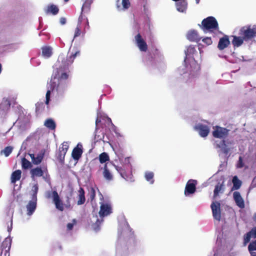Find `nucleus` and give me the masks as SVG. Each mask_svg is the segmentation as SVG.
<instances>
[{
    "label": "nucleus",
    "instance_id": "35",
    "mask_svg": "<svg viewBox=\"0 0 256 256\" xmlns=\"http://www.w3.org/2000/svg\"><path fill=\"white\" fill-rule=\"evenodd\" d=\"M154 174L152 172H146L144 174V177L146 180L150 182V184H152L154 182L153 180Z\"/></svg>",
    "mask_w": 256,
    "mask_h": 256
},
{
    "label": "nucleus",
    "instance_id": "51",
    "mask_svg": "<svg viewBox=\"0 0 256 256\" xmlns=\"http://www.w3.org/2000/svg\"><path fill=\"white\" fill-rule=\"evenodd\" d=\"M60 22L62 25L66 23V19L64 18H60Z\"/></svg>",
    "mask_w": 256,
    "mask_h": 256
},
{
    "label": "nucleus",
    "instance_id": "48",
    "mask_svg": "<svg viewBox=\"0 0 256 256\" xmlns=\"http://www.w3.org/2000/svg\"><path fill=\"white\" fill-rule=\"evenodd\" d=\"M244 166V163L242 161V158L240 156L239 160L237 164V167L238 168H242Z\"/></svg>",
    "mask_w": 256,
    "mask_h": 256
},
{
    "label": "nucleus",
    "instance_id": "33",
    "mask_svg": "<svg viewBox=\"0 0 256 256\" xmlns=\"http://www.w3.org/2000/svg\"><path fill=\"white\" fill-rule=\"evenodd\" d=\"M44 125L51 130H54L56 125L54 120L51 118L46 120L44 123Z\"/></svg>",
    "mask_w": 256,
    "mask_h": 256
},
{
    "label": "nucleus",
    "instance_id": "18",
    "mask_svg": "<svg viewBox=\"0 0 256 256\" xmlns=\"http://www.w3.org/2000/svg\"><path fill=\"white\" fill-rule=\"evenodd\" d=\"M129 0H118L116 2L117 8L120 11H123L127 10L130 6Z\"/></svg>",
    "mask_w": 256,
    "mask_h": 256
},
{
    "label": "nucleus",
    "instance_id": "22",
    "mask_svg": "<svg viewBox=\"0 0 256 256\" xmlns=\"http://www.w3.org/2000/svg\"><path fill=\"white\" fill-rule=\"evenodd\" d=\"M251 238H256V227L252 228L250 231L248 232L244 236V244L248 243Z\"/></svg>",
    "mask_w": 256,
    "mask_h": 256
},
{
    "label": "nucleus",
    "instance_id": "14",
    "mask_svg": "<svg viewBox=\"0 0 256 256\" xmlns=\"http://www.w3.org/2000/svg\"><path fill=\"white\" fill-rule=\"evenodd\" d=\"M10 107V101L6 98L2 99L0 104V117L4 118L6 115Z\"/></svg>",
    "mask_w": 256,
    "mask_h": 256
},
{
    "label": "nucleus",
    "instance_id": "43",
    "mask_svg": "<svg viewBox=\"0 0 256 256\" xmlns=\"http://www.w3.org/2000/svg\"><path fill=\"white\" fill-rule=\"evenodd\" d=\"M68 147L69 145L68 142H64L62 144V146L60 148L59 150L66 153Z\"/></svg>",
    "mask_w": 256,
    "mask_h": 256
},
{
    "label": "nucleus",
    "instance_id": "39",
    "mask_svg": "<svg viewBox=\"0 0 256 256\" xmlns=\"http://www.w3.org/2000/svg\"><path fill=\"white\" fill-rule=\"evenodd\" d=\"M44 153L40 152L36 154V156H35V158L34 160L33 161V163L35 164H38L41 162L43 157H44Z\"/></svg>",
    "mask_w": 256,
    "mask_h": 256
},
{
    "label": "nucleus",
    "instance_id": "6",
    "mask_svg": "<svg viewBox=\"0 0 256 256\" xmlns=\"http://www.w3.org/2000/svg\"><path fill=\"white\" fill-rule=\"evenodd\" d=\"M202 28L205 32L218 30V23L213 16H209L204 19L202 22Z\"/></svg>",
    "mask_w": 256,
    "mask_h": 256
},
{
    "label": "nucleus",
    "instance_id": "23",
    "mask_svg": "<svg viewBox=\"0 0 256 256\" xmlns=\"http://www.w3.org/2000/svg\"><path fill=\"white\" fill-rule=\"evenodd\" d=\"M52 47L50 46H44L42 48V54L44 58H49L52 56Z\"/></svg>",
    "mask_w": 256,
    "mask_h": 256
},
{
    "label": "nucleus",
    "instance_id": "37",
    "mask_svg": "<svg viewBox=\"0 0 256 256\" xmlns=\"http://www.w3.org/2000/svg\"><path fill=\"white\" fill-rule=\"evenodd\" d=\"M99 160L101 164L109 160V156L106 152H102L99 156Z\"/></svg>",
    "mask_w": 256,
    "mask_h": 256
},
{
    "label": "nucleus",
    "instance_id": "57",
    "mask_svg": "<svg viewBox=\"0 0 256 256\" xmlns=\"http://www.w3.org/2000/svg\"><path fill=\"white\" fill-rule=\"evenodd\" d=\"M143 60H144L146 63L147 64H148V62L146 61V60L145 58H144Z\"/></svg>",
    "mask_w": 256,
    "mask_h": 256
},
{
    "label": "nucleus",
    "instance_id": "9",
    "mask_svg": "<svg viewBox=\"0 0 256 256\" xmlns=\"http://www.w3.org/2000/svg\"><path fill=\"white\" fill-rule=\"evenodd\" d=\"M196 184V180H190L187 182L184 190V194L186 196H190L195 192Z\"/></svg>",
    "mask_w": 256,
    "mask_h": 256
},
{
    "label": "nucleus",
    "instance_id": "49",
    "mask_svg": "<svg viewBox=\"0 0 256 256\" xmlns=\"http://www.w3.org/2000/svg\"><path fill=\"white\" fill-rule=\"evenodd\" d=\"M200 70V66L198 64H196V72H191L190 75L192 77H194L196 74V72Z\"/></svg>",
    "mask_w": 256,
    "mask_h": 256
},
{
    "label": "nucleus",
    "instance_id": "59",
    "mask_svg": "<svg viewBox=\"0 0 256 256\" xmlns=\"http://www.w3.org/2000/svg\"><path fill=\"white\" fill-rule=\"evenodd\" d=\"M214 256H218V254H216V252H215V253L214 254Z\"/></svg>",
    "mask_w": 256,
    "mask_h": 256
},
{
    "label": "nucleus",
    "instance_id": "62",
    "mask_svg": "<svg viewBox=\"0 0 256 256\" xmlns=\"http://www.w3.org/2000/svg\"><path fill=\"white\" fill-rule=\"evenodd\" d=\"M254 220H256V216H254Z\"/></svg>",
    "mask_w": 256,
    "mask_h": 256
},
{
    "label": "nucleus",
    "instance_id": "1",
    "mask_svg": "<svg viewBox=\"0 0 256 256\" xmlns=\"http://www.w3.org/2000/svg\"><path fill=\"white\" fill-rule=\"evenodd\" d=\"M80 51L72 52L65 56L60 54L54 66V70L50 82L48 84V90L46 95L45 103L48 105L52 96L54 100L57 102L61 100L67 88V80L70 76V67L74 62Z\"/></svg>",
    "mask_w": 256,
    "mask_h": 256
},
{
    "label": "nucleus",
    "instance_id": "30",
    "mask_svg": "<svg viewBox=\"0 0 256 256\" xmlns=\"http://www.w3.org/2000/svg\"><path fill=\"white\" fill-rule=\"evenodd\" d=\"M233 186L232 190H238L242 186V182L236 176H234L232 180Z\"/></svg>",
    "mask_w": 256,
    "mask_h": 256
},
{
    "label": "nucleus",
    "instance_id": "54",
    "mask_svg": "<svg viewBox=\"0 0 256 256\" xmlns=\"http://www.w3.org/2000/svg\"><path fill=\"white\" fill-rule=\"evenodd\" d=\"M239 60H242V61L245 60L244 59V57L243 56H240V58H239Z\"/></svg>",
    "mask_w": 256,
    "mask_h": 256
},
{
    "label": "nucleus",
    "instance_id": "10",
    "mask_svg": "<svg viewBox=\"0 0 256 256\" xmlns=\"http://www.w3.org/2000/svg\"><path fill=\"white\" fill-rule=\"evenodd\" d=\"M211 208L212 210V216L214 218L220 221L221 219V211H220V204L218 202H212L211 204Z\"/></svg>",
    "mask_w": 256,
    "mask_h": 256
},
{
    "label": "nucleus",
    "instance_id": "26",
    "mask_svg": "<svg viewBox=\"0 0 256 256\" xmlns=\"http://www.w3.org/2000/svg\"><path fill=\"white\" fill-rule=\"evenodd\" d=\"M93 0H83L84 3L82 8V13H87L90 11V5Z\"/></svg>",
    "mask_w": 256,
    "mask_h": 256
},
{
    "label": "nucleus",
    "instance_id": "41",
    "mask_svg": "<svg viewBox=\"0 0 256 256\" xmlns=\"http://www.w3.org/2000/svg\"><path fill=\"white\" fill-rule=\"evenodd\" d=\"M195 51L194 48L192 46H189L187 49L186 50H185V54L186 55V57L190 56L191 54H192L194 53Z\"/></svg>",
    "mask_w": 256,
    "mask_h": 256
},
{
    "label": "nucleus",
    "instance_id": "24",
    "mask_svg": "<svg viewBox=\"0 0 256 256\" xmlns=\"http://www.w3.org/2000/svg\"><path fill=\"white\" fill-rule=\"evenodd\" d=\"M30 172L33 180H34L36 177L42 176L44 174L42 170L39 167L32 169Z\"/></svg>",
    "mask_w": 256,
    "mask_h": 256
},
{
    "label": "nucleus",
    "instance_id": "50",
    "mask_svg": "<svg viewBox=\"0 0 256 256\" xmlns=\"http://www.w3.org/2000/svg\"><path fill=\"white\" fill-rule=\"evenodd\" d=\"M82 12H81V14H80V16H79V18H78V24H80V26H81V24H82Z\"/></svg>",
    "mask_w": 256,
    "mask_h": 256
},
{
    "label": "nucleus",
    "instance_id": "61",
    "mask_svg": "<svg viewBox=\"0 0 256 256\" xmlns=\"http://www.w3.org/2000/svg\"><path fill=\"white\" fill-rule=\"evenodd\" d=\"M173 1H175V2H179L180 1V0H172Z\"/></svg>",
    "mask_w": 256,
    "mask_h": 256
},
{
    "label": "nucleus",
    "instance_id": "21",
    "mask_svg": "<svg viewBox=\"0 0 256 256\" xmlns=\"http://www.w3.org/2000/svg\"><path fill=\"white\" fill-rule=\"evenodd\" d=\"M176 10L180 12H186L187 8V2L186 0H180L176 3Z\"/></svg>",
    "mask_w": 256,
    "mask_h": 256
},
{
    "label": "nucleus",
    "instance_id": "29",
    "mask_svg": "<svg viewBox=\"0 0 256 256\" xmlns=\"http://www.w3.org/2000/svg\"><path fill=\"white\" fill-rule=\"evenodd\" d=\"M58 8L57 6L54 4H51L47 6L46 10V12L48 14H52L53 15H56L58 12Z\"/></svg>",
    "mask_w": 256,
    "mask_h": 256
},
{
    "label": "nucleus",
    "instance_id": "5",
    "mask_svg": "<svg viewBox=\"0 0 256 256\" xmlns=\"http://www.w3.org/2000/svg\"><path fill=\"white\" fill-rule=\"evenodd\" d=\"M111 210V207L109 204L103 203L101 204L100 210L99 212L101 220H98V216H93V220H92V222H95L92 224V228L95 232H98L100 230V224L103 220L102 218L110 214L112 212Z\"/></svg>",
    "mask_w": 256,
    "mask_h": 256
},
{
    "label": "nucleus",
    "instance_id": "42",
    "mask_svg": "<svg viewBox=\"0 0 256 256\" xmlns=\"http://www.w3.org/2000/svg\"><path fill=\"white\" fill-rule=\"evenodd\" d=\"M30 166L31 164L28 160L24 158L22 160V166L24 168H28Z\"/></svg>",
    "mask_w": 256,
    "mask_h": 256
},
{
    "label": "nucleus",
    "instance_id": "55",
    "mask_svg": "<svg viewBox=\"0 0 256 256\" xmlns=\"http://www.w3.org/2000/svg\"><path fill=\"white\" fill-rule=\"evenodd\" d=\"M196 0V4H199V2H200V0Z\"/></svg>",
    "mask_w": 256,
    "mask_h": 256
},
{
    "label": "nucleus",
    "instance_id": "56",
    "mask_svg": "<svg viewBox=\"0 0 256 256\" xmlns=\"http://www.w3.org/2000/svg\"><path fill=\"white\" fill-rule=\"evenodd\" d=\"M184 66H182V68H180L179 69V70L180 71L181 70H184Z\"/></svg>",
    "mask_w": 256,
    "mask_h": 256
},
{
    "label": "nucleus",
    "instance_id": "20",
    "mask_svg": "<svg viewBox=\"0 0 256 256\" xmlns=\"http://www.w3.org/2000/svg\"><path fill=\"white\" fill-rule=\"evenodd\" d=\"M230 40L228 36H224L220 39L218 48L220 50H222L230 44Z\"/></svg>",
    "mask_w": 256,
    "mask_h": 256
},
{
    "label": "nucleus",
    "instance_id": "19",
    "mask_svg": "<svg viewBox=\"0 0 256 256\" xmlns=\"http://www.w3.org/2000/svg\"><path fill=\"white\" fill-rule=\"evenodd\" d=\"M186 38L192 42H198L201 38L197 32L194 30H190L188 32Z\"/></svg>",
    "mask_w": 256,
    "mask_h": 256
},
{
    "label": "nucleus",
    "instance_id": "12",
    "mask_svg": "<svg viewBox=\"0 0 256 256\" xmlns=\"http://www.w3.org/2000/svg\"><path fill=\"white\" fill-rule=\"evenodd\" d=\"M37 206V200L30 198L26 205V214L30 216L34 212Z\"/></svg>",
    "mask_w": 256,
    "mask_h": 256
},
{
    "label": "nucleus",
    "instance_id": "17",
    "mask_svg": "<svg viewBox=\"0 0 256 256\" xmlns=\"http://www.w3.org/2000/svg\"><path fill=\"white\" fill-rule=\"evenodd\" d=\"M100 169L103 170L102 175L106 181L110 182L113 180V174L108 170L107 164H105L103 168H100Z\"/></svg>",
    "mask_w": 256,
    "mask_h": 256
},
{
    "label": "nucleus",
    "instance_id": "45",
    "mask_svg": "<svg viewBox=\"0 0 256 256\" xmlns=\"http://www.w3.org/2000/svg\"><path fill=\"white\" fill-rule=\"evenodd\" d=\"M89 196L90 198L92 200L96 196V190L94 188H90L89 190Z\"/></svg>",
    "mask_w": 256,
    "mask_h": 256
},
{
    "label": "nucleus",
    "instance_id": "31",
    "mask_svg": "<svg viewBox=\"0 0 256 256\" xmlns=\"http://www.w3.org/2000/svg\"><path fill=\"white\" fill-rule=\"evenodd\" d=\"M248 249L250 256H256V240L250 242Z\"/></svg>",
    "mask_w": 256,
    "mask_h": 256
},
{
    "label": "nucleus",
    "instance_id": "4",
    "mask_svg": "<svg viewBox=\"0 0 256 256\" xmlns=\"http://www.w3.org/2000/svg\"><path fill=\"white\" fill-rule=\"evenodd\" d=\"M120 161L122 166L116 164V160L111 162L110 164L112 165L120 176L126 181L133 182L132 176L131 172V164L130 158H120Z\"/></svg>",
    "mask_w": 256,
    "mask_h": 256
},
{
    "label": "nucleus",
    "instance_id": "8",
    "mask_svg": "<svg viewBox=\"0 0 256 256\" xmlns=\"http://www.w3.org/2000/svg\"><path fill=\"white\" fill-rule=\"evenodd\" d=\"M134 42L140 52H146L148 50L147 44L140 34L134 36Z\"/></svg>",
    "mask_w": 256,
    "mask_h": 256
},
{
    "label": "nucleus",
    "instance_id": "16",
    "mask_svg": "<svg viewBox=\"0 0 256 256\" xmlns=\"http://www.w3.org/2000/svg\"><path fill=\"white\" fill-rule=\"evenodd\" d=\"M52 198L56 208L60 211H62L64 210V204L56 191L52 192Z\"/></svg>",
    "mask_w": 256,
    "mask_h": 256
},
{
    "label": "nucleus",
    "instance_id": "15",
    "mask_svg": "<svg viewBox=\"0 0 256 256\" xmlns=\"http://www.w3.org/2000/svg\"><path fill=\"white\" fill-rule=\"evenodd\" d=\"M233 198L236 205L240 208H244L245 206L244 202L238 192H234L233 193Z\"/></svg>",
    "mask_w": 256,
    "mask_h": 256
},
{
    "label": "nucleus",
    "instance_id": "58",
    "mask_svg": "<svg viewBox=\"0 0 256 256\" xmlns=\"http://www.w3.org/2000/svg\"><path fill=\"white\" fill-rule=\"evenodd\" d=\"M1 72H2V65L0 64V74L1 73Z\"/></svg>",
    "mask_w": 256,
    "mask_h": 256
},
{
    "label": "nucleus",
    "instance_id": "52",
    "mask_svg": "<svg viewBox=\"0 0 256 256\" xmlns=\"http://www.w3.org/2000/svg\"><path fill=\"white\" fill-rule=\"evenodd\" d=\"M86 28H87L88 30L90 28L89 22L87 18L86 19V24L84 30H85Z\"/></svg>",
    "mask_w": 256,
    "mask_h": 256
},
{
    "label": "nucleus",
    "instance_id": "47",
    "mask_svg": "<svg viewBox=\"0 0 256 256\" xmlns=\"http://www.w3.org/2000/svg\"><path fill=\"white\" fill-rule=\"evenodd\" d=\"M202 42L206 44V45H210L212 44V40L210 37H206L202 39Z\"/></svg>",
    "mask_w": 256,
    "mask_h": 256
},
{
    "label": "nucleus",
    "instance_id": "13",
    "mask_svg": "<svg viewBox=\"0 0 256 256\" xmlns=\"http://www.w3.org/2000/svg\"><path fill=\"white\" fill-rule=\"evenodd\" d=\"M194 128L202 137L206 136L210 132L208 126L202 124H196L194 126Z\"/></svg>",
    "mask_w": 256,
    "mask_h": 256
},
{
    "label": "nucleus",
    "instance_id": "64",
    "mask_svg": "<svg viewBox=\"0 0 256 256\" xmlns=\"http://www.w3.org/2000/svg\"><path fill=\"white\" fill-rule=\"evenodd\" d=\"M69 0H64L66 2H68Z\"/></svg>",
    "mask_w": 256,
    "mask_h": 256
},
{
    "label": "nucleus",
    "instance_id": "27",
    "mask_svg": "<svg viewBox=\"0 0 256 256\" xmlns=\"http://www.w3.org/2000/svg\"><path fill=\"white\" fill-rule=\"evenodd\" d=\"M82 26L80 24H77V26L74 30V38L72 42L74 41V39L76 38L82 36V37H84L86 34V30H84L82 31Z\"/></svg>",
    "mask_w": 256,
    "mask_h": 256
},
{
    "label": "nucleus",
    "instance_id": "7",
    "mask_svg": "<svg viewBox=\"0 0 256 256\" xmlns=\"http://www.w3.org/2000/svg\"><path fill=\"white\" fill-rule=\"evenodd\" d=\"M232 144L231 142L226 141L224 140L216 142V148L220 150H218L219 152H222L227 154L230 151L231 147L230 145Z\"/></svg>",
    "mask_w": 256,
    "mask_h": 256
},
{
    "label": "nucleus",
    "instance_id": "11",
    "mask_svg": "<svg viewBox=\"0 0 256 256\" xmlns=\"http://www.w3.org/2000/svg\"><path fill=\"white\" fill-rule=\"evenodd\" d=\"M228 134V130L226 128L216 126L212 132V135L214 138H224Z\"/></svg>",
    "mask_w": 256,
    "mask_h": 256
},
{
    "label": "nucleus",
    "instance_id": "25",
    "mask_svg": "<svg viewBox=\"0 0 256 256\" xmlns=\"http://www.w3.org/2000/svg\"><path fill=\"white\" fill-rule=\"evenodd\" d=\"M79 144L77 146L72 150V157L74 160H78L81 156L82 150L80 148L78 147Z\"/></svg>",
    "mask_w": 256,
    "mask_h": 256
},
{
    "label": "nucleus",
    "instance_id": "63",
    "mask_svg": "<svg viewBox=\"0 0 256 256\" xmlns=\"http://www.w3.org/2000/svg\"><path fill=\"white\" fill-rule=\"evenodd\" d=\"M12 226V220H10V226Z\"/></svg>",
    "mask_w": 256,
    "mask_h": 256
},
{
    "label": "nucleus",
    "instance_id": "3",
    "mask_svg": "<svg viewBox=\"0 0 256 256\" xmlns=\"http://www.w3.org/2000/svg\"><path fill=\"white\" fill-rule=\"evenodd\" d=\"M241 36H234L232 44L234 46L238 47L244 42L256 37V25L246 26L242 27L240 30Z\"/></svg>",
    "mask_w": 256,
    "mask_h": 256
},
{
    "label": "nucleus",
    "instance_id": "46",
    "mask_svg": "<svg viewBox=\"0 0 256 256\" xmlns=\"http://www.w3.org/2000/svg\"><path fill=\"white\" fill-rule=\"evenodd\" d=\"M76 221L75 219H73L72 222H70L67 224V230H72L74 226L76 224Z\"/></svg>",
    "mask_w": 256,
    "mask_h": 256
},
{
    "label": "nucleus",
    "instance_id": "2",
    "mask_svg": "<svg viewBox=\"0 0 256 256\" xmlns=\"http://www.w3.org/2000/svg\"><path fill=\"white\" fill-rule=\"evenodd\" d=\"M123 227L120 234L128 235L130 236V244L125 240H119L116 245V256H128L132 252L134 245V240L132 236L133 234L128 224L124 222Z\"/></svg>",
    "mask_w": 256,
    "mask_h": 256
},
{
    "label": "nucleus",
    "instance_id": "44",
    "mask_svg": "<svg viewBox=\"0 0 256 256\" xmlns=\"http://www.w3.org/2000/svg\"><path fill=\"white\" fill-rule=\"evenodd\" d=\"M59 154L58 156V159L60 162H63L64 159V156L66 154V152H62L59 150Z\"/></svg>",
    "mask_w": 256,
    "mask_h": 256
},
{
    "label": "nucleus",
    "instance_id": "40",
    "mask_svg": "<svg viewBox=\"0 0 256 256\" xmlns=\"http://www.w3.org/2000/svg\"><path fill=\"white\" fill-rule=\"evenodd\" d=\"M13 150V148L11 146H8L4 148V150H2L1 153L4 154V155L7 157L12 152Z\"/></svg>",
    "mask_w": 256,
    "mask_h": 256
},
{
    "label": "nucleus",
    "instance_id": "60",
    "mask_svg": "<svg viewBox=\"0 0 256 256\" xmlns=\"http://www.w3.org/2000/svg\"><path fill=\"white\" fill-rule=\"evenodd\" d=\"M180 74H185V72H184L182 73V72H180Z\"/></svg>",
    "mask_w": 256,
    "mask_h": 256
},
{
    "label": "nucleus",
    "instance_id": "38",
    "mask_svg": "<svg viewBox=\"0 0 256 256\" xmlns=\"http://www.w3.org/2000/svg\"><path fill=\"white\" fill-rule=\"evenodd\" d=\"M100 120H110V118H108L106 116H104V115L102 116V114L100 112L98 113V116H97V118L96 121V132L98 130L97 126H98V124L100 122Z\"/></svg>",
    "mask_w": 256,
    "mask_h": 256
},
{
    "label": "nucleus",
    "instance_id": "36",
    "mask_svg": "<svg viewBox=\"0 0 256 256\" xmlns=\"http://www.w3.org/2000/svg\"><path fill=\"white\" fill-rule=\"evenodd\" d=\"M224 182H222V184H218L216 186H215V188L214 192V197H216L218 195L219 193L222 192V190H223V184Z\"/></svg>",
    "mask_w": 256,
    "mask_h": 256
},
{
    "label": "nucleus",
    "instance_id": "32",
    "mask_svg": "<svg viewBox=\"0 0 256 256\" xmlns=\"http://www.w3.org/2000/svg\"><path fill=\"white\" fill-rule=\"evenodd\" d=\"M21 170H16L13 172L11 176V182L12 183H15L16 181L18 180L21 177Z\"/></svg>",
    "mask_w": 256,
    "mask_h": 256
},
{
    "label": "nucleus",
    "instance_id": "34",
    "mask_svg": "<svg viewBox=\"0 0 256 256\" xmlns=\"http://www.w3.org/2000/svg\"><path fill=\"white\" fill-rule=\"evenodd\" d=\"M38 190V184H34L31 190L30 198L35 199L37 200V194Z\"/></svg>",
    "mask_w": 256,
    "mask_h": 256
},
{
    "label": "nucleus",
    "instance_id": "28",
    "mask_svg": "<svg viewBox=\"0 0 256 256\" xmlns=\"http://www.w3.org/2000/svg\"><path fill=\"white\" fill-rule=\"evenodd\" d=\"M78 200L77 202L78 205H82L86 201L84 191L82 188H80L78 190Z\"/></svg>",
    "mask_w": 256,
    "mask_h": 256
},
{
    "label": "nucleus",
    "instance_id": "53",
    "mask_svg": "<svg viewBox=\"0 0 256 256\" xmlns=\"http://www.w3.org/2000/svg\"><path fill=\"white\" fill-rule=\"evenodd\" d=\"M29 155L32 159V162H33V161L34 160L35 158V154H30Z\"/></svg>",
    "mask_w": 256,
    "mask_h": 256
}]
</instances>
